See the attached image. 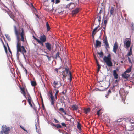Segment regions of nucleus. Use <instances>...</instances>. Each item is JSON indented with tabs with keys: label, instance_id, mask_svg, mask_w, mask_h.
<instances>
[{
	"label": "nucleus",
	"instance_id": "17",
	"mask_svg": "<svg viewBox=\"0 0 134 134\" xmlns=\"http://www.w3.org/2000/svg\"><path fill=\"white\" fill-rule=\"evenodd\" d=\"M127 72H124L122 75V76L124 78L127 79L130 76V75L126 74Z\"/></svg>",
	"mask_w": 134,
	"mask_h": 134
},
{
	"label": "nucleus",
	"instance_id": "27",
	"mask_svg": "<svg viewBox=\"0 0 134 134\" xmlns=\"http://www.w3.org/2000/svg\"><path fill=\"white\" fill-rule=\"evenodd\" d=\"M132 67L131 66L128 68L125 71V72L127 73H129L130 72L131 70Z\"/></svg>",
	"mask_w": 134,
	"mask_h": 134
},
{
	"label": "nucleus",
	"instance_id": "3",
	"mask_svg": "<svg viewBox=\"0 0 134 134\" xmlns=\"http://www.w3.org/2000/svg\"><path fill=\"white\" fill-rule=\"evenodd\" d=\"M10 129L9 128L5 125H3L2 126V130L0 132V134H8Z\"/></svg>",
	"mask_w": 134,
	"mask_h": 134
},
{
	"label": "nucleus",
	"instance_id": "36",
	"mask_svg": "<svg viewBox=\"0 0 134 134\" xmlns=\"http://www.w3.org/2000/svg\"><path fill=\"white\" fill-rule=\"evenodd\" d=\"M69 74L70 75V78L69 80L70 82H71L72 80V75L71 72L70 71H69Z\"/></svg>",
	"mask_w": 134,
	"mask_h": 134
},
{
	"label": "nucleus",
	"instance_id": "11",
	"mask_svg": "<svg viewBox=\"0 0 134 134\" xmlns=\"http://www.w3.org/2000/svg\"><path fill=\"white\" fill-rule=\"evenodd\" d=\"M45 45L47 49L49 51H51L52 48V45L51 44L48 42H47L45 43Z\"/></svg>",
	"mask_w": 134,
	"mask_h": 134
},
{
	"label": "nucleus",
	"instance_id": "29",
	"mask_svg": "<svg viewBox=\"0 0 134 134\" xmlns=\"http://www.w3.org/2000/svg\"><path fill=\"white\" fill-rule=\"evenodd\" d=\"M31 84L33 86H35L36 85V83L35 81H31Z\"/></svg>",
	"mask_w": 134,
	"mask_h": 134
},
{
	"label": "nucleus",
	"instance_id": "9",
	"mask_svg": "<svg viewBox=\"0 0 134 134\" xmlns=\"http://www.w3.org/2000/svg\"><path fill=\"white\" fill-rule=\"evenodd\" d=\"M19 88L21 91V93L25 97V98H26V93H25V89L23 87H22L21 86H19Z\"/></svg>",
	"mask_w": 134,
	"mask_h": 134
},
{
	"label": "nucleus",
	"instance_id": "40",
	"mask_svg": "<svg viewBox=\"0 0 134 134\" xmlns=\"http://www.w3.org/2000/svg\"><path fill=\"white\" fill-rule=\"evenodd\" d=\"M60 86H58V87H55V88H54V90L56 91H57V90H58V89L59 88Z\"/></svg>",
	"mask_w": 134,
	"mask_h": 134
},
{
	"label": "nucleus",
	"instance_id": "25",
	"mask_svg": "<svg viewBox=\"0 0 134 134\" xmlns=\"http://www.w3.org/2000/svg\"><path fill=\"white\" fill-rule=\"evenodd\" d=\"M124 89L122 88H121L120 90L119 93L120 94H123V93H124Z\"/></svg>",
	"mask_w": 134,
	"mask_h": 134
},
{
	"label": "nucleus",
	"instance_id": "5",
	"mask_svg": "<svg viewBox=\"0 0 134 134\" xmlns=\"http://www.w3.org/2000/svg\"><path fill=\"white\" fill-rule=\"evenodd\" d=\"M125 41H126L124 44L125 45L126 47L125 48H128L130 47L131 43V39L126 38L125 40Z\"/></svg>",
	"mask_w": 134,
	"mask_h": 134
},
{
	"label": "nucleus",
	"instance_id": "42",
	"mask_svg": "<svg viewBox=\"0 0 134 134\" xmlns=\"http://www.w3.org/2000/svg\"><path fill=\"white\" fill-rule=\"evenodd\" d=\"M100 110H101V109H100L97 112V114L98 116H100Z\"/></svg>",
	"mask_w": 134,
	"mask_h": 134
},
{
	"label": "nucleus",
	"instance_id": "38",
	"mask_svg": "<svg viewBox=\"0 0 134 134\" xmlns=\"http://www.w3.org/2000/svg\"><path fill=\"white\" fill-rule=\"evenodd\" d=\"M65 70L66 72V73L67 74H68V72H69V68H65Z\"/></svg>",
	"mask_w": 134,
	"mask_h": 134
},
{
	"label": "nucleus",
	"instance_id": "15",
	"mask_svg": "<svg viewBox=\"0 0 134 134\" xmlns=\"http://www.w3.org/2000/svg\"><path fill=\"white\" fill-rule=\"evenodd\" d=\"M113 75L114 78L115 79L118 78V74L116 72V71L115 70H114L113 71Z\"/></svg>",
	"mask_w": 134,
	"mask_h": 134
},
{
	"label": "nucleus",
	"instance_id": "1",
	"mask_svg": "<svg viewBox=\"0 0 134 134\" xmlns=\"http://www.w3.org/2000/svg\"><path fill=\"white\" fill-rule=\"evenodd\" d=\"M14 28L15 34L16 36L17 41L16 49L17 55L18 56L19 55V52L21 53L23 55H24L25 53H26V51L24 47L21 46V43L19 36V33L18 32L16 26L15 25L14 26Z\"/></svg>",
	"mask_w": 134,
	"mask_h": 134
},
{
	"label": "nucleus",
	"instance_id": "24",
	"mask_svg": "<svg viewBox=\"0 0 134 134\" xmlns=\"http://www.w3.org/2000/svg\"><path fill=\"white\" fill-rule=\"evenodd\" d=\"M72 108H73V110H77L78 108V107L76 105H73L72 106Z\"/></svg>",
	"mask_w": 134,
	"mask_h": 134
},
{
	"label": "nucleus",
	"instance_id": "41",
	"mask_svg": "<svg viewBox=\"0 0 134 134\" xmlns=\"http://www.w3.org/2000/svg\"><path fill=\"white\" fill-rule=\"evenodd\" d=\"M61 68V67L59 68L58 69L57 68H56L54 70L56 72L57 74L58 72V70L59 69Z\"/></svg>",
	"mask_w": 134,
	"mask_h": 134
},
{
	"label": "nucleus",
	"instance_id": "44",
	"mask_svg": "<svg viewBox=\"0 0 134 134\" xmlns=\"http://www.w3.org/2000/svg\"><path fill=\"white\" fill-rule=\"evenodd\" d=\"M97 65L98 66V71H99L100 68V66L99 64H98Z\"/></svg>",
	"mask_w": 134,
	"mask_h": 134
},
{
	"label": "nucleus",
	"instance_id": "4",
	"mask_svg": "<svg viewBox=\"0 0 134 134\" xmlns=\"http://www.w3.org/2000/svg\"><path fill=\"white\" fill-rule=\"evenodd\" d=\"M26 98H25L27 100L30 106L32 107H33L34 109H35V108L34 107L32 104V103H33V102L32 98L30 94L29 93L26 94Z\"/></svg>",
	"mask_w": 134,
	"mask_h": 134
},
{
	"label": "nucleus",
	"instance_id": "47",
	"mask_svg": "<svg viewBox=\"0 0 134 134\" xmlns=\"http://www.w3.org/2000/svg\"><path fill=\"white\" fill-rule=\"evenodd\" d=\"M22 102H24L25 105L26 104V100H24L22 101Z\"/></svg>",
	"mask_w": 134,
	"mask_h": 134
},
{
	"label": "nucleus",
	"instance_id": "28",
	"mask_svg": "<svg viewBox=\"0 0 134 134\" xmlns=\"http://www.w3.org/2000/svg\"><path fill=\"white\" fill-rule=\"evenodd\" d=\"M84 112L86 114H87L90 111V109L89 108H85L84 109Z\"/></svg>",
	"mask_w": 134,
	"mask_h": 134
},
{
	"label": "nucleus",
	"instance_id": "48",
	"mask_svg": "<svg viewBox=\"0 0 134 134\" xmlns=\"http://www.w3.org/2000/svg\"><path fill=\"white\" fill-rule=\"evenodd\" d=\"M20 127L22 128L23 130L24 131H26L28 133V132L27 131V130H26L23 127L21 126H20Z\"/></svg>",
	"mask_w": 134,
	"mask_h": 134
},
{
	"label": "nucleus",
	"instance_id": "10",
	"mask_svg": "<svg viewBox=\"0 0 134 134\" xmlns=\"http://www.w3.org/2000/svg\"><path fill=\"white\" fill-rule=\"evenodd\" d=\"M99 25H98V26L95 28L92 31V37H93L94 38V36L96 34V33L98 31H99L101 28V27H100L99 29L98 30V31H97V29L99 27Z\"/></svg>",
	"mask_w": 134,
	"mask_h": 134
},
{
	"label": "nucleus",
	"instance_id": "12",
	"mask_svg": "<svg viewBox=\"0 0 134 134\" xmlns=\"http://www.w3.org/2000/svg\"><path fill=\"white\" fill-rule=\"evenodd\" d=\"M118 48V46L117 43L115 42L113 46V52L115 54H116V52L117 49Z\"/></svg>",
	"mask_w": 134,
	"mask_h": 134
},
{
	"label": "nucleus",
	"instance_id": "13",
	"mask_svg": "<svg viewBox=\"0 0 134 134\" xmlns=\"http://www.w3.org/2000/svg\"><path fill=\"white\" fill-rule=\"evenodd\" d=\"M103 42L105 43V47L106 48H110V47L108 42L107 38L106 36L105 38L103 40Z\"/></svg>",
	"mask_w": 134,
	"mask_h": 134
},
{
	"label": "nucleus",
	"instance_id": "16",
	"mask_svg": "<svg viewBox=\"0 0 134 134\" xmlns=\"http://www.w3.org/2000/svg\"><path fill=\"white\" fill-rule=\"evenodd\" d=\"M101 42L98 40H96V44L95 46L96 48H97L98 47H100L101 46Z\"/></svg>",
	"mask_w": 134,
	"mask_h": 134
},
{
	"label": "nucleus",
	"instance_id": "57",
	"mask_svg": "<svg viewBox=\"0 0 134 134\" xmlns=\"http://www.w3.org/2000/svg\"><path fill=\"white\" fill-rule=\"evenodd\" d=\"M63 75V78H64L65 79L66 78V76L67 75V74H65Z\"/></svg>",
	"mask_w": 134,
	"mask_h": 134
},
{
	"label": "nucleus",
	"instance_id": "22",
	"mask_svg": "<svg viewBox=\"0 0 134 134\" xmlns=\"http://www.w3.org/2000/svg\"><path fill=\"white\" fill-rule=\"evenodd\" d=\"M51 125L52 126H53L55 127H57L58 128H61L62 127V126H61L59 124H53L52 123L51 124Z\"/></svg>",
	"mask_w": 134,
	"mask_h": 134
},
{
	"label": "nucleus",
	"instance_id": "8",
	"mask_svg": "<svg viewBox=\"0 0 134 134\" xmlns=\"http://www.w3.org/2000/svg\"><path fill=\"white\" fill-rule=\"evenodd\" d=\"M39 38L40 41L43 42H45L46 40V37L43 34L40 36Z\"/></svg>",
	"mask_w": 134,
	"mask_h": 134
},
{
	"label": "nucleus",
	"instance_id": "62",
	"mask_svg": "<svg viewBox=\"0 0 134 134\" xmlns=\"http://www.w3.org/2000/svg\"><path fill=\"white\" fill-rule=\"evenodd\" d=\"M96 62L97 64V65H98V64H99V62H98L97 60H96Z\"/></svg>",
	"mask_w": 134,
	"mask_h": 134
},
{
	"label": "nucleus",
	"instance_id": "60",
	"mask_svg": "<svg viewBox=\"0 0 134 134\" xmlns=\"http://www.w3.org/2000/svg\"><path fill=\"white\" fill-rule=\"evenodd\" d=\"M58 94H55V98L57 99V96Z\"/></svg>",
	"mask_w": 134,
	"mask_h": 134
},
{
	"label": "nucleus",
	"instance_id": "30",
	"mask_svg": "<svg viewBox=\"0 0 134 134\" xmlns=\"http://www.w3.org/2000/svg\"><path fill=\"white\" fill-rule=\"evenodd\" d=\"M46 26L47 28V31H48L50 30V27L49 24L47 22L46 23Z\"/></svg>",
	"mask_w": 134,
	"mask_h": 134
},
{
	"label": "nucleus",
	"instance_id": "23",
	"mask_svg": "<svg viewBox=\"0 0 134 134\" xmlns=\"http://www.w3.org/2000/svg\"><path fill=\"white\" fill-rule=\"evenodd\" d=\"M58 110L59 111L61 112H63L64 113L65 115H66L67 114L66 111L64 110V108H60Z\"/></svg>",
	"mask_w": 134,
	"mask_h": 134
},
{
	"label": "nucleus",
	"instance_id": "18",
	"mask_svg": "<svg viewBox=\"0 0 134 134\" xmlns=\"http://www.w3.org/2000/svg\"><path fill=\"white\" fill-rule=\"evenodd\" d=\"M66 115L69 116L68 118H67L65 116H64V118L66 121H71V119H73V117L71 115H69L68 114Z\"/></svg>",
	"mask_w": 134,
	"mask_h": 134
},
{
	"label": "nucleus",
	"instance_id": "35",
	"mask_svg": "<svg viewBox=\"0 0 134 134\" xmlns=\"http://www.w3.org/2000/svg\"><path fill=\"white\" fill-rule=\"evenodd\" d=\"M5 36L7 38L9 41L11 40V38L10 36L8 35H5Z\"/></svg>",
	"mask_w": 134,
	"mask_h": 134
},
{
	"label": "nucleus",
	"instance_id": "6",
	"mask_svg": "<svg viewBox=\"0 0 134 134\" xmlns=\"http://www.w3.org/2000/svg\"><path fill=\"white\" fill-rule=\"evenodd\" d=\"M21 32L20 34V36L21 37L20 40L23 42H24L25 41V37L24 31L23 28H21Z\"/></svg>",
	"mask_w": 134,
	"mask_h": 134
},
{
	"label": "nucleus",
	"instance_id": "21",
	"mask_svg": "<svg viewBox=\"0 0 134 134\" xmlns=\"http://www.w3.org/2000/svg\"><path fill=\"white\" fill-rule=\"evenodd\" d=\"M36 41H37V42H38V43H39L41 45V46H44L43 43H44L45 42H43L42 41H40V40L39 39L37 38H36Z\"/></svg>",
	"mask_w": 134,
	"mask_h": 134
},
{
	"label": "nucleus",
	"instance_id": "56",
	"mask_svg": "<svg viewBox=\"0 0 134 134\" xmlns=\"http://www.w3.org/2000/svg\"><path fill=\"white\" fill-rule=\"evenodd\" d=\"M128 59L129 62L130 63H131V60L130 59V58L129 57H128Z\"/></svg>",
	"mask_w": 134,
	"mask_h": 134
},
{
	"label": "nucleus",
	"instance_id": "54",
	"mask_svg": "<svg viewBox=\"0 0 134 134\" xmlns=\"http://www.w3.org/2000/svg\"><path fill=\"white\" fill-rule=\"evenodd\" d=\"M42 109L43 110H44L45 109V107H44V104L43 103L42 104Z\"/></svg>",
	"mask_w": 134,
	"mask_h": 134
},
{
	"label": "nucleus",
	"instance_id": "20",
	"mask_svg": "<svg viewBox=\"0 0 134 134\" xmlns=\"http://www.w3.org/2000/svg\"><path fill=\"white\" fill-rule=\"evenodd\" d=\"M114 15V8L113 7H111L110 11V16Z\"/></svg>",
	"mask_w": 134,
	"mask_h": 134
},
{
	"label": "nucleus",
	"instance_id": "59",
	"mask_svg": "<svg viewBox=\"0 0 134 134\" xmlns=\"http://www.w3.org/2000/svg\"><path fill=\"white\" fill-rule=\"evenodd\" d=\"M107 22V20H104V25H106Z\"/></svg>",
	"mask_w": 134,
	"mask_h": 134
},
{
	"label": "nucleus",
	"instance_id": "34",
	"mask_svg": "<svg viewBox=\"0 0 134 134\" xmlns=\"http://www.w3.org/2000/svg\"><path fill=\"white\" fill-rule=\"evenodd\" d=\"M132 54V51L131 50H130L129 51L127 54V55L128 56H131Z\"/></svg>",
	"mask_w": 134,
	"mask_h": 134
},
{
	"label": "nucleus",
	"instance_id": "51",
	"mask_svg": "<svg viewBox=\"0 0 134 134\" xmlns=\"http://www.w3.org/2000/svg\"><path fill=\"white\" fill-rule=\"evenodd\" d=\"M63 127H66V124L64 123H61Z\"/></svg>",
	"mask_w": 134,
	"mask_h": 134
},
{
	"label": "nucleus",
	"instance_id": "45",
	"mask_svg": "<svg viewBox=\"0 0 134 134\" xmlns=\"http://www.w3.org/2000/svg\"><path fill=\"white\" fill-rule=\"evenodd\" d=\"M122 121V119H119L117 120V123H118V122H121Z\"/></svg>",
	"mask_w": 134,
	"mask_h": 134
},
{
	"label": "nucleus",
	"instance_id": "26",
	"mask_svg": "<svg viewBox=\"0 0 134 134\" xmlns=\"http://www.w3.org/2000/svg\"><path fill=\"white\" fill-rule=\"evenodd\" d=\"M97 18H98V21L99 23V25L100 24V21L101 19V15L99 14H98L97 15Z\"/></svg>",
	"mask_w": 134,
	"mask_h": 134
},
{
	"label": "nucleus",
	"instance_id": "61",
	"mask_svg": "<svg viewBox=\"0 0 134 134\" xmlns=\"http://www.w3.org/2000/svg\"><path fill=\"white\" fill-rule=\"evenodd\" d=\"M93 55H94V59L95 60H97V58L96 56L94 54Z\"/></svg>",
	"mask_w": 134,
	"mask_h": 134
},
{
	"label": "nucleus",
	"instance_id": "32",
	"mask_svg": "<svg viewBox=\"0 0 134 134\" xmlns=\"http://www.w3.org/2000/svg\"><path fill=\"white\" fill-rule=\"evenodd\" d=\"M77 128L80 131L81 130V124L79 122H78Z\"/></svg>",
	"mask_w": 134,
	"mask_h": 134
},
{
	"label": "nucleus",
	"instance_id": "49",
	"mask_svg": "<svg viewBox=\"0 0 134 134\" xmlns=\"http://www.w3.org/2000/svg\"><path fill=\"white\" fill-rule=\"evenodd\" d=\"M106 25H104V26L103 27V29H104V30H103L104 33H105V28H106Z\"/></svg>",
	"mask_w": 134,
	"mask_h": 134
},
{
	"label": "nucleus",
	"instance_id": "53",
	"mask_svg": "<svg viewBox=\"0 0 134 134\" xmlns=\"http://www.w3.org/2000/svg\"><path fill=\"white\" fill-rule=\"evenodd\" d=\"M60 0H56L55 4H58L60 3Z\"/></svg>",
	"mask_w": 134,
	"mask_h": 134
},
{
	"label": "nucleus",
	"instance_id": "55",
	"mask_svg": "<svg viewBox=\"0 0 134 134\" xmlns=\"http://www.w3.org/2000/svg\"><path fill=\"white\" fill-rule=\"evenodd\" d=\"M66 91H67V90H65V92H64V91H63L62 92V93L63 94V95H65V93H66Z\"/></svg>",
	"mask_w": 134,
	"mask_h": 134
},
{
	"label": "nucleus",
	"instance_id": "52",
	"mask_svg": "<svg viewBox=\"0 0 134 134\" xmlns=\"http://www.w3.org/2000/svg\"><path fill=\"white\" fill-rule=\"evenodd\" d=\"M46 57H47L48 60L49 61H50L51 60V57L49 56L48 55H46Z\"/></svg>",
	"mask_w": 134,
	"mask_h": 134
},
{
	"label": "nucleus",
	"instance_id": "31",
	"mask_svg": "<svg viewBox=\"0 0 134 134\" xmlns=\"http://www.w3.org/2000/svg\"><path fill=\"white\" fill-rule=\"evenodd\" d=\"M97 53L100 55V56L101 58H102L103 57V53L101 51L99 53L98 52Z\"/></svg>",
	"mask_w": 134,
	"mask_h": 134
},
{
	"label": "nucleus",
	"instance_id": "2",
	"mask_svg": "<svg viewBox=\"0 0 134 134\" xmlns=\"http://www.w3.org/2000/svg\"><path fill=\"white\" fill-rule=\"evenodd\" d=\"M103 60L108 66L111 67L113 66L111 55L110 54H109L107 57L104 56Z\"/></svg>",
	"mask_w": 134,
	"mask_h": 134
},
{
	"label": "nucleus",
	"instance_id": "39",
	"mask_svg": "<svg viewBox=\"0 0 134 134\" xmlns=\"http://www.w3.org/2000/svg\"><path fill=\"white\" fill-rule=\"evenodd\" d=\"M132 25V30H134V24L133 23H131Z\"/></svg>",
	"mask_w": 134,
	"mask_h": 134
},
{
	"label": "nucleus",
	"instance_id": "37",
	"mask_svg": "<svg viewBox=\"0 0 134 134\" xmlns=\"http://www.w3.org/2000/svg\"><path fill=\"white\" fill-rule=\"evenodd\" d=\"M2 42L3 44V45H4V49H5V52L7 53V47H6L5 46L4 44V43L3 42V41L2 40Z\"/></svg>",
	"mask_w": 134,
	"mask_h": 134
},
{
	"label": "nucleus",
	"instance_id": "58",
	"mask_svg": "<svg viewBox=\"0 0 134 134\" xmlns=\"http://www.w3.org/2000/svg\"><path fill=\"white\" fill-rule=\"evenodd\" d=\"M111 90H108V94H109L110 93H111Z\"/></svg>",
	"mask_w": 134,
	"mask_h": 134
},
{
	"label": "nucleus",
	"instance_id": "64",
	"mask_svg": "<svg viewBox=\"0 0 134 134\" xmlns=\"http://www.w3.org/2000/svg\"><path fill=\"white\" fill-rule=\"evenodd\" d=\"M25 71L26 74H27V70L26 69H25Z\"/></svg>",
	"mask_w": 134,
	"mask_h": 134
},
{
	"label": "nucleus",
	"instance_id": "43",
	"mask_svg": "<svg viewBox=\"0 0 134 134\" xmlns=\"http://www.w3.org/2000/svg\"><path fill=\"white\" fill-rule=\"evenodd\" d=\"M71 4L74 5V3H70L67 5V7H69L70 6V5Z\"/></svg>",
	"mask_w": 134,
	"mask_h": 134
},
{
	"label": "nucleus",
	"instance_id": "33",
	"mask_svg": "<svg viewBox=\"0 0 134 134\" xmlns=\"http://www.w3.org/2000/svg\"><path fill=\"white\" fill-rule=\"evenodd\" d=\"M59 52H58L56 53V54L55 58L56 59L57 58H60V59H61V58L59 56Z\"/></svg>",
	"mask_w": 134,
	"mask_h": 134
},
{
	"label": "nucleus",
	"instance_id": "14",
	"mask_svg": "<svg viewBox=\"0 0 134 134\" xmlns=\"http://www.w3.org/2000/svg\"><path fill=\"white\" fill-rule=\"evenodd\" d=\"M80 10V8H76L75 10H73L72 12V15H74L77 14Z\"/></svg>",
	"mask_w": 134,
	"mask_h": 134
},
{
	"label": "nucleus",
	"instance_id": "46",
	"mask_svg": "<svg viewBox=\"0 0 134 134\" xmlns=\"http://www.w3.org/2000/svg\"><path fill=\"white\" fill-rule=\"evenodd\" d=\"M54 120L55 122L56 123H58L59 122V121L55 118H54Z\"/></svg>",
	"mask_w": 134,
	"mask_h": 134
},
{
	"label": "nucleus",
	"instance_id": "63",
	"mask_svg": "<svg viewBox=\"0 0 134 134\" xmlns=\"http://www.w3.org/2000/svg\"><path fill=\"white\" fill-rule=\"evenodd\" d=\"M26 93V94H28V93H29L27 90V89H26V92H25Z\"/></svg>",
	"mask_w": 134,
	"mask_h": 134
},
{
	"label": "nucleus",
	"instance_id": "50",
	"mask_svg": "<svg viewBox=\"0 0 134 134\" xmlns=\"http://www.w3.org/2000/svg\"><path fill=\"white\" fill-rule=\"evenodd\" d=\"M7 46H8V49L9 50V52L11 53H12V52H11V50L8 45V44H7Z\"/></svg>",
	"mask_w": 134,
	"mask_h": 134
},
{
	"label": "nucleus",
	"instance_id": "19",
	"mask_svg": "<svg viewBox=\"0 0 134 134\" xmlns=\"http://www.w3.org/2000/svg\"><path fill=\"white\" fill-rule=\"evenodd\" d=\"M58 81H55L54 80L53 81V83H51L52 85L54 88H55V87H56L58 85Z\"/></svg>",
	"mask_w": 134,
	"mask_h": 134
},
{
	"label": "nucleus",
	"instance_id": "7",
	"mask_svg": "<svg viewBox=\"0 0 134 134\" xmlns=\"http://www.w3.org/2000/svg\"><path fill=\"white\" fill-rule=\"evenodd\" d=\"M50 97L51 99L50 100L51 104L52 105H54V103L55 100L54 99V97L53 95L52 92L50 93Z\"/></svg>",
	"mask_w": 134,
	"mask_h": 134
}]
</instances>
